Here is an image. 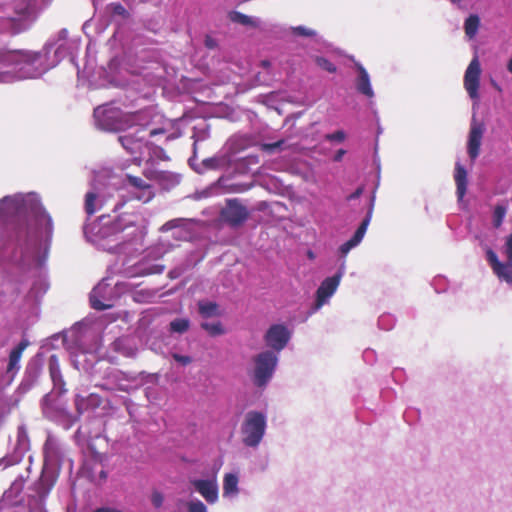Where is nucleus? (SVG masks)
Here are the masks:
<instances>
[{
    "label": "nucleus",
    "instance_id": "33",
    "mask_svg": "<svg viewBox=\"0 0 512 512\" xmlns=\"http://www.w3.org/2000/svg\"><path fill=\"white\" fill-rule=\"evenodd\" d=\"M187 508L189 512H207L206 506L199 500L190 501Z\"/></svg>",
    "mask_w": 512,
    "mask_h": 512
},
{
    "label": "nucleus",
    "instance_id": "49",
    "mask_svg": "<svg viewBox=\"0 0 512 512\" xmlns=\"http://www.w3.org/2000/svg\"><path fill=\"white\" fill-rule=\"evenodd\" d=\"M187 119H188V116H185L184 119H183L185 125H188Z\"/></svg>",
    "mask_w": 512,
    "mask_h": 512
},
{
    "label": "nucleus",
    "instance_id": "15",
    "mask_svg": "<svg viewBox=\"0 0 512 512\" xmlns=\"http://www.w3.org/2000/svg\"><path fill=\"white\" fill-rule=\"evenodd\" d=\"M48 368L51 380L54 384V387L58 390L59 394H63L66 392L65 389V381L63 379L60 364L58 357L56 355H51L48 359Z\"/></svg>",
    "mask_w": 512,
    "mask_h": 512
},
{
    "label": "nucleus",
    "instance_id": "3",
    "mask_svg": "<svg viewBox=\"0 0 512 512\" xmlns=\"http://www.w3.org/2000/svg\"><path fill=\"white\" fill-rule=\"evenodd\" d=\"M51 0H17L12 13L0 16V34L16 36L29 31Z\"/></svg>",
    "mask_w": 512,
    "mask_h": 512
},
{
    "label": "nucleus",
    "instance_id": "27",
    "mask_svg": "<svg viewBox=\"0 0 512 512\" xmlns=\"http://www.w3.org/2000/svg\"><path fill=\"white\" fill-rule=\"evenodd\" d=\"M292 34L300 37H315L317 32L314 29L307 28L305 26H294L291 27Z\"/></svg>",
    "mask_w": 512,
    "mask_h": 512
},
{
    "label": "nucleus",
    "instance_id": "5",
    "mask_svg": "<svg viewBox=\"0 0 512 512\" xmlns=\"http://www.w3.org/2000/svg\"><path fill=\"white\" fill-rule=\"evenodd\" d=\"M254 368L251 373L253 384L258 388L265 387L273 377L278 357L273 351H263L253 357Z\"/></svg>",
    "mask_w": 512,
    "mask_h": 512
},
{
    "label": "nucleus",
    "instance_id": "42",
    "mask_svg": "<svg viewBox=\"0 0 512 512\" xmlns=\"http://www.w3.org/2000/svg\"><path fill=\"white\" fill-rule=\"evenodd\" d=\"M363 192V188H358L354 193H352L350 196H348V200L358 198Z\"/></svg>",
    "mask_w": 512,
    "mask_h": 512
},
{
    "label": "nucleus",
    "instance_id": "7",
    "mask_svg": "<svg viewBox=\"0 0 512 512\" xmlns=\"http://www.w3.org/2000/svg\"><path fill=\"white\" fill-rule=\"evenodd\" d=\"M249 211L237 198L227 199L220 212L224 223L231 228L241 227L249 218Z\"/></svg>",
    "mask_w": 512,
    "mask_h": 512
},
{
    "label": "nucleus",
    "instance_id": "28",
    "mask_svg": "<svg viewBox=\"0 0 512 512\" xmlns=\"http://www.w3.org/2000/svg\"><path fill=\"white\" fill-rule=\"evenodd\" d=\"M506 215V207L503 205H497L493 212V225L498 228L501 226L503 219Z\"/></svg>",
    "mask_w": 512,
    "mask_h": 512
},
{
    "label": "nucleus",
    "instance_id": "44",
    "mask_svg": "<svg viewBox=\"0 0 512 512\" xmlns=\"http://www.w3.org/2000/svg\"><path fill=\"white\" fill-rule=\"evenodd\" d=\"M190 128H193V129H196V128H210V124H205L204 126H202L201 123H197L195 125H192Z\"/></svg>",
    "mask_w": 512,
    "mask_h": 512
},
{
    "label": "nucleus",
    "instance_id": "16",
    "mask_svg": "<svg viewBox=\"0 0 512 512\" xmlns=\"http://www.w3.org/2000/svg\"><path fill=\"white\" fill-rule=\"evenodd\" d=\"M369 222L370 214H368L365 217V219L361 222L360 226L357 228L354 235L348 241H346L340 246L339 251L342 256H345L352 248L357 246L362 241L366 233L367 227L369 225Z\"/></svg>",
    "mask_w": 512,
    "mask_h": 512
},
{
    "label": "nucleus",
    "instance_id": "53",
    "mask_svg": "<svg viewBox=\"0 0 512 512\" xmlns=\"http://www.w3.org/2000/svg\"><path fill=\"white\" fill-rule=\"evenodd\" d=\"M288 122H289V118H287V119L285 120L284 125H287V124H288Z\"/></svg>",
    "mask_w": 512,
    "mask_h": 512
},
{
    "label": "nucleus",
    "instance_id": "35",
    "mask_svg": "<svg viewBox=\"0 0 512 512\" xmlns=\"http://www.w3.org/2000/svg\"><path fill=\"white\" fill-rule=\"evenodd\" d=\"M181 221L182 219H172V220H169L167 221L162 227H161V231L162 232H168L174 228H177L180 226L181 224Z\"/></svg>",
    "mask_w": 512,
    "mask_h": 512
},
{
    "label": "nucleus",
    "instance_id": "31",
    "mask_svg": "<svg viewBox=\"0 0 512 512\" xmlns=\"http://www.w3.org/2000/svg\"><path fill=\"white\" fill-rule=\"evenodd\" d=\"M285 141L283 139L278 140L273 143H262L260 144V148L262 151L267 153H274L277 149H282Z\"/></svg>",
    "mask_w": 512,
    "mask_h": 512
},
{
    "label": "nucleus",
    "instance_id": "36",
    "mask_svg": "<svg viewBox=\"0 0 512 512\" xmlns=\"http://www.w3.org/2000/svg\"><path fill=\"white\" fill-rule=\"evenodd\" d=\"M504 252L507 260L512 261V233L506 239Z\"/></svg>",
    "mask_w": 512,
    "mask_h": 512
},
{
    "label": "nucleus",
    "instance_id": "10",
    "mask_svg": "<svg viewBox=\"0 0 512 512\" xmlns=\"http://www.w3.org/2000/svg\"><path fill=\"white\" fill-rule=\"evenodd\" d=\"M354 66L357 71V76L354 80L356 91L368 99L374 98L375 93L371 84L369 73L360 62L355 61Z\"/></svg>",
    "mask_w": 512,
    "mask_h": 512
},
{
    "label": "nucleus",
    "instance_id": "13",
    "mask_svg": "<svg viewBox=\"0 0 512 512\" xmlns=\"http://www.w3.org/2000/svg\"><path fill=\"white\" fill-rule=\"evenodd\" d=\"M126 180L132 187L139 190V193L135 195L137 200L147 203L154 198L155 193L152 186L142 178L128 174Z\"/></svg>",
    "mask_w": 512,
    "mask_h": 512
},
{
    "label": "nucleus",
    "instance_id": "6",
    "mask_svg": "<svg viewBox=\"0 0 512 512\" xmlns=\"http://www.w3.org/2000/svg\"><path fill=\"white\" fill-rule=\"evenodd\" d=\"M266 430V418L263 413L249 411L241 426L242 442L247 447H257Z\"/></svg>",
    "mask_w": 512,
    "mask_h": 512
},
{
    "label": "nucleus",
    "instance_id": "51",
    "mask_svg": "<svg viewBox=\"0 0 512 512\" xmlns=\"http://www.w3.org/2000/svg\"><path fill=\"white\" fill-rule=\"evenodd\" d=\"M244 190H245V189H236V190H234V191H235V192H242V191H244Z\"/></svg>",
    "mask_w": 512,
    "mask_h": 512
},
{
    "label": "nucleus",
    "instance_id": "30",
    "mask_svg": "<svg viewBox=\"0 0 512 512\" xmlns=\"http://www.w3.org/2000/svg\"><path fill=\"white\" fill-rule=\"evenodd\" d=\"M316 64L329 73H335L337 68L329 59L323 56L316 57Z\"/></svg>",
    "mask_w": 512,
    "mask_h": 512
},
{
    "label": "nucleus",
    "instance_id": "4",
    "mask_svg": "<svg viewBox=\"0 0 512 512\" xmlns=\"http://www.w3.org/2000/svg\"><path fill=\"white\" fill-rule=\"evenodd\" d=\"M480 87V58L477 47H474L473 59L467 67L464 74V88L469 97L473 100L472 120L470 128H480L477 118V110L479 105L478 89Z\"/></svg>",
    "mask_w": 512,
    "mask_h": 512
},
{
    "label": "nucleus",
    "instance_id": "39",
    "mask_svg": "<svg viewBox=\"0 0 512 512\" xmlns=\"http://www.w3.org/2000/svg\"><path fill=\"white\" fill-rule=\"evenodd\" d=\"M164 271L163 265H153L147 269L145 274H161Z\"/></svg>",
    "mask_w": 512,
    "mask_h": 512
},
{
    "label": "nucleus",
    "instance_id": "41",
    "mask_svg": "<svg viewBox=\"0 0 512 512\" xmlns=\"http://www.w3.org/2000/svg\"><path fill=\"white\" fill-rule=\"evenodd\" d=\"M345 153H346V151L344 149H339L334 156V161H336V162L341 161V159L345 155Z\"/></svg>",
    "mask_w": 512,
    "mask_h": 512
},
{
    "label": "nucleus",
    "instance_id": "12",
    "mask_svg": "<svg viewBox=\"0 0 512 512\" xmlns=\"http://www.w3.org/2000/svg\"><path fill=\"white\" fill-rule=\"evenodd\" d=\"M340 278H341V275L336 274L332 277L326 278L321 283V285L319 286V288L317 289V292H316V295H317L316 307L317 308L321 307L325 303V301L334 294V292L336 291V289L340 283Z\"/></svg>",
    "mask_w": 512,
    "mask_h": 512
},
{
    "label": "nucleus",
    "instance_id": "1",
    "mask_svg": "<svg viewBox=\"0 0 512 512\" xmlns=\"http://www.w3.org/2000/svg\"><path fill=\"white\" fill-rule=\"evenodd\" d=\"M79 47L80 40L69 39L68 30L62 28L39 51L0 49V82L38 78L66 58L77 66Z\"/></svg>",
    "mask_w": 512,
    "mask_h": 512
},
{
    "label": "nucleus",
    "instance_id": "25",
    "mask_svg": "<svg viewBox=\"0 0 512 512\" xmlns=\"http://www.w3.org/2000/svg\"><path fill=\"white\" fill-rule=\"evenodd\" d=\"M170 332L183 334L188 331L190 321L187 318H176L170 322Z\"/></svg>",
    "mask_w": 512,
    "mask_h": 512
},
{
    "label": "nucleus",
    "instance_id": "43",
    "mask_svg": "<svg viewBox=\"0 0 512 512\" xmlns=\"http://www.w3.org/2000/svg\"><path fill=\"white\" fill-rule=\"evenodd\" d=\"M205 44L208 48H213L215 46L214 40L209 37L205 40Z\"/></svg>",
    "mask_w": 512,
    "mask_h": 512
},
{
    "label": "nucleus",
    "instance_id": "11",
    "mask_svg": "<svg viewBox=\"0 0 512 512\" xmlns=\"http://www.w3.org/2000/svg\"><path fill=\"white\" fill-rule=\"evenodd\" d=\"M191 484L195 490L210 504L218 500V484L216 478L196 479Z\"/></svg>",
    "mask_w": 512,
    "mask_h": 512
},
{
    "label": "nucleus",
    "instance_id": "21",
    "mask_svg": "<svg viewBox=\"0 0 512 512\" xmlns=\"http://www.w3.org/2000/svg\"><path fill=\"white\" fill-rule=\"evenodd\" d=\"M87 402H90L92 405L97 407L100 405L101 400H100V397L95 394H91L87 398L77 395L75 398V407H76V411L79 414L84 413V411L87 409Z\"/></svg>",
    "mask_w": 512,
    "mask_h": 512
},
{
    "label": "nucleus",
    "instance_id": "48",
    "mask_svg": "<svg viewBox=\"0 0 512 512\" xmlns=\"http://www.w3.org/2000/svg\"><path fill=\"white\" fill-rule=\"evenodd\" d=\"M100 477L103 478V479H106V477H107L106 472L105 471H101L100 472Z\"/></svg>",
    "mask_w": 512,
    "mask_h": 512
},
{
    "label": "nucleus",
    "instance_id": "37",
    "mask_svg": "<svg viewBox=\"0 0 512 512\" xmlns=\"http://www.w3.org/2000/svg\"><path fill=\"white\" fill-rule=\"evenodd\" d=\"M326 138L331 141L342 142L345 139V134L342 130H337L333 134H328Z\"/></svg>",
    "mask_w": 512,
    "mask_h": 512
},
{
    "label": "nucleus",
    "instance_id": "40",
    "mask_svg": "<svg viewBox=\"0 0 512 512\" xmlns=\"http://www.w3.org/2000/svg\"><path fill=\"white\" fill-rule=\"evenodd\" d=\"M94 512H121V511L116 508L104 506V507L96 508Z\"/></svg>",
    "mask_w": 512,
    "mask_h": 512
},
{
    "label": "nucleus",
    "instance_id": "9",
    "mask_svg": "<svg viewBox=\"0 0 512 512\" xmlns=\"http://www.w3.org/2000/svg\"><path fill=\"white\" fill-rule=\"evenodd\" d=\"M487 260L498 279L512 285V261L507 260L505 263L499 261L492 250L487 251Z\"/></svg>",
    "mask_w": 512,
    "mask_h": 512
},
{
    "label": "nucleus",
    "instance_id": "52",
    "mask_svg": "<svg viewBox=\"0 0 512 512\" xmlns=\"http://www.w3.org/2000/svg\"><path fill=\"white\" fill-rule=\"evenodd\" d=\"M301 114H302V112H298L297 114H295V116L299 117Z\"/></svg>",
    "mask_w": 512,
    "mask_h": 512
},
{
    "label": "nucleus",
    "instance_id": "23",
    "mask_svg": "<svg viewBox=\"0 0 512 512\" xmlns=\"http://www.w3.org/2000/svg\"><path fill=\"white\" fill-rule=\"evenodd\" d=\"M480 147V130H471L469 143H468V153L471 160H475L478 156Z\"/></svg>",
    "mask_w": 512,
    "mask_h": 512
},
{
    "label": "nucleus",
    "instance_id": "57",
    "mask_svg": "<svg viewBox=\"0 0 512 512\" xmlns=\"http://www.w3.org/2000/svg\"><path fill=\"white\" fill-rule=\"evenodd\" d=\"M122 146H124L125 149H128V146L125 145V143H122Z\"/></svg>",
    "mask_w": 512,
    "mask_h": 512
},
{
    "label": "nucleus",
    "instance_id": "19",
    "mask_svg": "<svg viewBox=\"0 0 512 512\" xmlns=\"http://www.w3.org/2000/svg\"><path fill=\"white\" fill-rule=\"evenodd\" d=\"M29 345L28 340H22L11 352L9 355V362L7 366L8 371H13L15 368H17L18 363L21 359L23 351L27 348Z\"/></svg>",
    "mask_w": 512,
    "mask_h": 512
},
{
    "label": "nucleus",
    "instance_id": "45",
    "mask_svg": "<svg viewBox=\"0 0 512 512\" xmlns=\"http://www.w3.org/2000/svg\"><path fill=\"white\" fill-rule=\"evenodd\" d=\"M507 69H508V71L512 74V57H511V58H510V60L508 61Z\"/></svg>",
    "mask_w": 512,
    "mask_h": 512
},
{
    "label": "nucleus",
    "instance_id": "29",
    "mask_svg": "<svg viewBox=\"0 0 512 512\" xmlns=\"http://www.w3.org/2000/svg\"><path fill=\"white\" fill-rule=\"evenodd\" d=\"M97 199V195L93 192H88L85 196V211L91 216L96 212L95 201Z\"/></svg>",
    "mask_w": 512,
    "mask_h": 512
},
{
    "label": "nucleus",
    "instance_id": "54",
    "mask_svg": "<svg viewBox=\"0 0 512 512\" xmlns=\"http://www.w3.org/2000/svg\"><path fill=\"white\" fill-rule=\"evenodd\" d=\"M200 132H202L203 134H205V132H207V130L202 129V130H200Z\"/></svg>",
    "mask_w": 512,
    "mask_h": 512
},
{
    "label": "nucleus",
    "instance_id": "32",
    "mask_svg": "<svg viewBox=\"0 0 512 512\" xmlns=\"http://www.w3.org/2000/svg\"><path fill=\"white\" fill-rule=\"evenodd\" d=\"M90 305L93 309L95 310H98V311H103V310H106L108 308H110L111 306L110 305H106L104 304L102 301H100L96 296L95 294H91L90 295Z\"/></svg>",
    "mask_w": 512,
    "mask_h": 512
},
{
    "label": "nucleus",
    "instance_id": "8",
    "mask_svg": "<svg viewBox=\"0 0 512 512\" xmlns=\"http://www.w3.org/2000/svg\"><path fill=\"white\" fill-rule=\"evenodd\" d=\"M291 337L290 331L283 324H274L267 330L264 340L270 348L279 352L285 348Z\"/></svg>",
    "mask_w": 512,
    "mask_h": 512
},
{
    "label": "nucleus",
    "instance_id": "46",
    "mask_svg": "<svg viewBox=\"0 0 512 512\" xmlns=\"http://www.w3.org/2000/svg\"><path fill=\"white\" fill-rule=\"evenodd\" d=\"M162 132H165V130H151L150 135H151V136H154V135H156V134H158V133H162Z\"/></svg>",
    "mask_w": 512,
    "mask_h": 512
},
{
    "label": "nucleus",
    "instance_id": "2",
    "mask_svg": "<svg viewBox=\"0 0 512 512\" xmlns=\"http://www.w3.org/2000/svg\"><path fill=\"white\" fill-rule=\"evenodd\" d=\"M93 119L96 128H163V116L153 108L134 113L124 112L115 101L94 108Z\"/></svg>",
    "mask_w": 512,
    "mask_h": 512
},
{
    "label": "nucleus",
    "instance_id": "20",
    "mask_svg": "<svg viewBox=\"0 0 512 512\" xmlns=\"http://www.w3.org/2000/svg\"><path fill=\"white\" fill-rule=\"evenodd\" d=\"M198 311L203 318H210L220 314L218 304L212 301H199Z\"/></svg>",
    "mask_w": 512,
    "mask_h": 512
},
{
    "label": "nucleus",
    "instance_id": "14",
    "mask_svg": "<svg viewBox=\"0 0 512 512\" xmlns=\"http://www.w3.org/2000/svg\"><path fill=\"white\" fill-rule=\"evenodd\" d=\"M454 181L456 184V195L458 202L462 203L467 191L468 173L460 162H456L455 164Z\"/></svg>",
    "mask_w": 512,
    "mask_h": 512
},
{
    "label": "nucleus",
    "instance_id": "38",
    "mask_svg": "<svg viewBox=\"0 0 512 512\" xmlns=\"http://www.w3.org/2000/svg\"><path fill=\"white\" fill-rule=\"evenodd\" d=\"M173 359L182 365H188L192 362V358L190 356L180 355V354H173Z\"/></svg>",
    "mask_w": 512,
    "mask_h": 512
},
{
    "label": "nucleus",
    "instance_id": "56",
    "mask_svg": "<svg viewBox=\"0 0 512 512\" xmlns=\"http://www.w3.org/2000/svg\"><path fill=\"white\" fill-rule=\"evenodd\" d=\"M122 146H124L125 149H128V146L125 145V143H122Z\"/></svg>",
    "mask_w": 512,
    "mask_h": 512
},
{
    "label": "nucleus",
    "instance_id": "18",
    "mask_svg": "<svg viewBox=\"0 0 512 512\" xmlns=\"http://www.w3.org/2000/svg\"><path fill=\"white\" fill-rule=\"evenodd\" d=\"M43 454L45 462H54L60 458V449L57 442L48 437L43 446Z\"/></svg>",
    "mask_w": 512,
    "mask_h": 512
},
{
    "label": "nucleus",
    "instance_id": "47",
    "mask_svg": "<svg viewBox=\"0 0 512 512\" xmlns=\"http://www.w3.org/2000/svg\"><path fill=\"white\" fill-rule=\"evenodd\" d=\"M192 137L195 139V140H194V147H196V144H197V142H198V140H199V136H197L196 134H194Z\"/></svg>",
    "mask_w": 512,
    "mask_h": 512
},
{
    "label": "nucleus",
    "instance_id": "55",
    "mask_svg": "<svg viewBox=\"0 0 512 512\" xmlns=\"http://www.w3.org/2000/svg\"><path fill=\"white\" fill-rule=\"evenodd\" d=\"M122 146H124L125 149H128V146L125 145V143H122Z\"/></svg>",
    "mask_w": 512,
    "mask_h": 512
},
{
    "label": "nucleus",
    "instance_id": "26",
    "mask_svg": "<svg viewBox=\"0 0 512 512\" xmlns=\"http://www.w3.org/2000/svg\"><path fill=\"white\" fill-rule=\"evenodd\" d=\"M201 328L204 329L210 336H220L225 333L223 325L220 321L214 323L203 322Z\"/></svg>",
    "mask_w": 512,
    "mask_h": 512
},
{
    "label": "nucleus",
    "instance_id": "50",
    "mask_svg": "<svg viewBox=\"0 0 512 512\" xmlns=\"http://www.w3.org/2000/svg\"><path fill=\"white\" fill-rule=\"evenodd\" d=\"M450 1H451V3H453V4H456V3H458L460 0H450Z\"/></svg>",
    "mask_w": 512,
    "mask_h": 512
},
{
    "label": "nucleus",
    "instance_id": "17",
    "mask_svg": "<svg viewBox=\"0 0 512 512\" xmlns=\"http://www.w3.org/2000/svg\"><path fill=\"white\" fill-rule=\"evenodd\" d=\"M228 18L232 23L239 24L246 28L257 29L260 28L262 21L259 17L246 15L237 10H232L228 13Z\"/></svg>",
    "mask_w": 512,
    "mask_h": 512
},
{
    "label": "nucleus",
    "instance_id": "22",
    "mask_svg": "<svg viewBox=\"0 0 512 512\" xmlns=\"http://www.w3.org/2000/svg\"><path fill=\"white\" fill-rule=\"evenodd\" d=\"M238 493V477L235 474L228 473L223 480V495H235Z\"/></svg>",
    "mask_w": 512,
    "mask_h": 512
},
{
    "label": "nucleus",
    "instance_id": "24",
    "mask_svg": "<svg viewBox=\"0 0 512 512\" xmlns=\"http://www.w3.org/2000/svg\"><path fill=\"white\" fill-rule=\"evenodd\" d=\"M480 25V18L477 14L470 15L465 21V33L469 39L473 38Z\"/></svg>",
    "mask_w": 512,
    "mask_h": 512
},
{
    "label": "nucleus",
    "instance_id": "34",
    "mask_svg": "<svg viewBox=\"0 0 512 512\" xmlns=\"http://www.w3.org/2000/svg\"><path fill=\"white\" fill-rule=\"evenodd\" d=\"M164 496L161 492L154 490L151 494V503L155 508H160L163 505Z\"/></svg>",
    "mask_w": 512,
    "mask_h": 512
}]
</instances>
